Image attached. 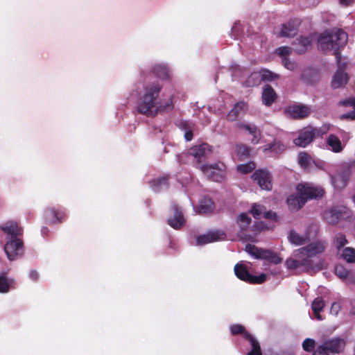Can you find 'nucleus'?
Here are the masks:
<instances>
[{
	"mask_svg": "<svg viewBox=\"0 0 355 355\" xmlns=\"http://www.w3.org/2000/svg\"><path fill=\"white\" fill-rule=\"evenodd\" d=\"M327 248L324 242L317 241L294 250L285 261L287 269L297 272L315 273L323 268V262H314L312 257L322 253Z\"/></svg>",
	"mask_w": 355,
	"mask_h": 355,
	"instance_id": "obj_1",
	"label": "nucleus"
},
{
	"mask_svg": "<svg viewBox=\"0 0 355 355\" xmlns=\"http://www.w3.org/2000/svg\"><path fill=\"white\" fill-rule=\"evenodd\" d=\"M3 232L1 238H4L6 243L4 251L10 261H13L22 255L23 243L19 236L21 234V228L15 221H8L0 226Z\"/></svg>",
	"mask_w": 355,
	"mask_h": 355,
	"instance_id": "obj_2",
	"label": "nucleus"
},
{
	"mask_svg": "<svg viewBox=\"0 0 355 355\" xmlns=\"http://www.w3.org/2000/svg\"><path fill=\"white\" fill-rule=\"evenodd\" d=\"M347 42V35L342 30L338 29L331 32L325 31L322 33L318 40V46L322 51H334L338 63V69L343 70L347 62L342 61L338 51L343 47Z\"/></svg>",
	"mask_w": 355,
	"mask_h": 355,
	"instance_id": "obj_3",
	"label": "nucleus"
},
{
	"mask_svg": "<svg viewBox=\"0 0 355 355\" xmlns=\"http://www.w3.org/2000/svg\"><path fill=\"white\" fill-rule=\"evenodd\" d=\"M162 88L157 81L148 83L144 87V94L139 98L137 109L138 112L147 116L157 114V98Z\"/></svg>",
	"mask_w": 355,
	"mask_h": 355,
	"instance_id": "obj_4",
	"label": "nucleus"
},
{
	"mask_svg": "<svg viewBox=\"0 0 355 355\" xmlns=\"http://www.w3.org/2000/svg\"><path fill=\"white\" fill-rule=\"evenodd\" d=\"M297 193L306 203L308 200L321 198L324 193V189L310 182H301L296 187Z\"/></svg>",
	"mask_w": 355,
	"mask_h": 355,
	"instance_id": "obj_5",
	"label": "nucleus"
},
{
	"mask_svg": "<svg viewBox=\"0 0 355 355\" xmlns=\"http://www.w3.org/2000/svg\"><path fill=\"white\" fill-rule=\"evenodd\" d=\"M245 250L255 259H264L275 264L280 263L282 261V258H280L277 253L270 250L258 248L251 244H247Z\"/></svg>",
	"mask_w": 355,
	"mask_h": 355,
	"instance_id": "obj_6",
	"label": "nucleus"
},
{
	"mask_svg": "<svg viewBox=\"0 0 355 355\" xmlns=\"http://www.w3.org/2000/svg\"><path fill=\"white\" fill-rule=\"evenodd\" d=\"M345 347V342L343 339H332L323 345H319L313 351V355H328L329 353H340L344 350Z\"/></svg>",
	"mask_w": 355,
	"mask_h": 355,
	"instance_id": "obj_7",
	"label": "nucleus"
},
{
	"mask_svg": "<svg viewBox=\"0 0 355 355\" xmlns=\"http://www.w3.org/2000/svg\"><path fill=\"white\" fill-rule=\"evenodd\" d=\"M349 216V210L343 205L334 206L324 214V220L329 224H337Z\"/></svg>",
	"mask_w": 355,
	"mask_h": 355,
	"instance_id": "obj_8",
	"label": "nucleus"
},
{
	"mask_svg": "<svg viewBox=\"0 0 355 355\" xmlns=\"http://www.w3.org/2000/svg\"><path fill=\"white\" fill-rule=\"evenodd\" d=\"M200 170L207 178L214 182H221L225 175V166L223 163L202 165Z\"/></svg>",
	"mask_w": 355,
	"mask_h": 355,
	"instance_id": "obj_9",
	"label": "nucleus"
},
{
	"mask_svg": "<svg viewBox=\"0 0 355 355\" xmlns=\"http://www.w3.org/2000/svg\"><path fill=\"white\" fill-rule=\"evenodd\" d=\"M316 128L308 126L300 130L298 137L293 141L294 144L300 147H306L311 143L316 137Z\"/></svg>",
	"mask_w": 355,
	"mask_h": 355,
	"instance_id": "obj_10",
	"label": "nucleus"
},
{
	"mask_svg": "<svg viewBox=\"0 0 355 355\" xmlns=\"http://www.w3.org/2000/svg\"><path fill=\"white\" fill-rule=\"evenodd\" d=\"M252 178L262 189L267 191L272 189V177L268 171L257 170L253 173Z\"/></svg>",
	"mask_w": 355,
	"mask_h": 355,
	"instance_id": "obj_11",
	"label": "nucleus"
},
{
	"mask_svg": "<svg viewBox=\"0 0 355 355\" xmlns=\"http://www.w3.org/2000/svg\"><path fill=\"white\" fill-rule=\"evenodd\" d=\"M251 214L255 218H261L272 219L276 220L277 219V214L271 211H267L266 208L261 205L254 203L251 208Z\"/></svg>",
	"mask_w": 355,
	"mask_h": 355,
	"instance_id": "obj_12",
	"label": "nucleus"
},
{
	"mask_svg": "<svg viewBox=\"0 0 355 355\" xmlns=\"http://www.w3.org/2000/svg\"><path fill=\"white\" fill-rule=\"evenodd\" d=\"M310 111V107L304 105H293L286 110L287 114L293 119L305 118L309 116Z\"/></svg>",
	"mask_w": 355,
	"mask_h": 355,
	"instance_id": "obj_13",
	"label": "nucleus"
},
{
	"mask_svg": "<svg viewBox=\"0 0 355 355\" xmlns=\"http://www.w3.org/2000/svg\"><path fill=\"white\" fill-rule=\"evenodd\" d=\"M172 209L173 211V216L168 218V223L174 229H180L185 223L184 218L182 211L178 209L177 205H173L172 207Z\"/></svg>",
	"mask_w": 355,
	"mask_h": 355,
	"instance_id": "obj_14",
	"label": "nucleus"
},
{
	"mask_svg": "<svg viewBox=\"0 0 355 355\" xmlns=\"http://www.w3.org/2000/svg\"><path fill=\"white\" fill-rule=\"evenodd\" d=\"M331 184L338 189L345 188L348 182L349 174L347 171H343L338 172L335 175L331 176Z\"/></svg>",
	"mask_w": 355,
	"mask_h": 355,
	"instance_id": "obj_15",
	"label": "nucleus"
},
{
	"mask_svg": "<svg viewBox=\"0 0 355 355\" xmlns=\"http://www.w3.org/2000/svg\"><path fill=\"white\" fill-rule=\"evenodd\" d=\"M223 234L216 232H208L207 234L199 236L196 238L197 245H203L207 243L217 241L223 238Z\"/></svg>",
	"mask_w": 355,
	"mask_h": 355,
	"instance_id": "obj_16",
	"label": "nucleus"
},
{
	"mask_svg": "<svg viewBox=\"0 0 355 355\" xmlns=\"http://www.w3.org/2000/svg\"><path fill=\"white\" fill-rule=\"evenodd\" d=\"M349 77L343 70H337L332 77L331 87L337 89L344 87L348 82Z\"/></svg>",
	"mask_w": 355,
	"mask_h": 355,
	"instance_id": "obj_17",
	"label": "nucleus"
},
{
	"mask_svg": "<svg viewBox=\"0 0 355 355\" xmlns=\"http://www.w3.org/2000/svg\"><path fill=\"white\" fill-rule=\"evenodd\" d=\"M210 151L209 146L207 144H202L191 148L189 154L193 156L199 162L202 158L207 156Z\"/></svg>",
	"mask_w": 355,
	"mask_h": 355,
	"instance_id": "obj_18",
	"label": "nucleus"
},
{
	"mask_svg": "<svg viewBox=\"0 0 355 355\" xmlns=\"http://www.w3.org/2000/svg\"><path fill=\"white\" fill-rule=\"evenodd\" d=\"M288 241L296 246L303 245L308 243L309 239L306 235H301L295 230H291L288 235Z\"/></svg>",
	"mask_w": 355,
	"mask_h": 355,
	"instance_id": "obj_19",
	"label": "nucleus"
},
{
	"mask_svg": "<svg viewBox=\"0 0 355 355\" xmlns=\"http://www.w3.org/2000/svg\"><path fill=\"white\" fill-rule=\"evenodd\" d=\"M247 108V105L245 103L241 101L237 103L234 107L231 110V111L228 113L227 117L230 121H235L240 116L244 114L245 110Z\"/></svg>",
	"mask_w": 355,
	"mask_h": 355,
	"instance_id": "obj_20",
	"label": "nucleus"
},
{
	"mask_svg": "<svg viewBox=\"0 0 355 355\" xmlns=\"http://www.w3.org/2000/svg\"><path fill=\"white\" fill-rule=\"evenodd\" d=\"M298 23L297 21H288L282 26V28L279 33L282 37H293L297 30Z\"/></svg>",
	"mask_w": 355,
	"mask_h": 355,
	"instance_id": "obj_21",
	"label": "nucleus"
},
{
	"mask_svg": "<svg viewBox=\"0 0 355 355\" xmlns=\"http://www.w3.org/2000/svg\"><path fill=\"white\" fill-rule=\"evenodd\" d=\"M287 203L289 209L293 211H297L302 208L305 202L304 200L301 198V196L297 193L296 195H291L287 198Z\"/></svg>",
	"mask_w": 355,
	"mask_h": 355,
	"instance_id": "obj_22",
	"label": "nucleus"
},
{
	"mask_svg": "<svg viewBox=\"0 0 355 355\" xmlns=\"http://www.w3.org/2000/svg\"><path fill=\"white\" fill-rule=\"evenodd\" d=\"M327 144L331 150L334 153H340L343 146L340 139L334 135H330L327 139Z\"/></svg>",
	"mask_w": 355,
	"mask_h": 355,
	"instance_id": "obj_23",
	"label": "nucleus"
},
{
	"mask_svg": "<svg viewBox=\"0 0 355 355\" xmlns=\"http://www.w3.org/2000/svg\"><path fill=\"white\" fill-rule=\"evenodd\" d=\"M214 210V202L210 198H204L199 203L198 212L200 214L211 213Z\"/></svg>",
	"mask_w": 355,
	"mask_h": 355,
	"instance_id": "obj_24",
	"label": "nucleus"
},
{
	"mask_svg": "<svg viewBox=\"0 0 355 355\" xmlns=\"http://www.w3.org/2000/svg\"><path fill=\"white\" fill-rule=\"evenodd\" d=\"M234 273L238 278L247 282H250L252 278V275L248 272L246 268L241 263H237L234 266Z\"/></svg>",
	"mask_w": 355,
	"mask_h": 355,
	"instance_id": "obj_25",
	"label": "nucleus"
},
{
	"mask_svg": "<svg viewBox=\"0 0 355 355\" xmlns=\"http://www.w3.org/2000/svg\"><path fill=\"white\" fill-rule=\"evenodd\" d=\"M243 334L245 338L249 340L252 347L248 355H262L259 342L250 334L246 332H244Z\"/></svg>",
	"mask_w": 355,
	"mask_h": 355,
	"instance_id": "obj_26",
	"label": "nucleus"
},
{
	"mask_svg": "<svg viewBox=\"0 0 355 355\" xmlns=\"http://www.w3.org/2000/svg\"><path fill=\"white\" fill-rule=\"evenodd\" d=\"M276 94L274 89L269 85L264 87L262 94L263 103L266 105H270L275 101Z\"/></svg>",
	"mask_w": 355,
	"mask_h": 355,
	"instance_id": "obj_27",
	"label": "nucleus"
},
{
	"mask_svg": "<svg viewBox=\"0 0 355 355\" xmlns=\"http://www.w3.org/2000/svg\"><path fill=\"white\" fill-rule=\"evenodd\" d=\"M324 302L321 297L315 298L312 304L311 309L314 313V315L318 320H322V315L320 314V311L323 310Z\"/></svg>",
	"mask_w": 355,
	"mask_h": 355,
	"instance_id": "obj_28",
	"label": "nucleus"
},
{
	"mask_svg": "<svg viewBox=\"0 0 355 355\" xmlns=\"http://www.w3.org/2000/svg\"><path fill=\"white\" fill-rule=\"evenodd\" d=\"M45 217L50 223L60 222L64 218V213L58 211L54 208H50L45 211Z\"/></svg>",
	"mask_w": 355,
	"mask_h": 355,
	"instance_id": "obj_29",
	"label": "nucleus"
},
{
	"mask_svg": "<svg viewBox=\"0 0 355 355\" xmlns=\"http://www.w3.org/2000/svg\"><path fill=\"white\" fill-rule=\"evenodd\" d=\"M335 273L340 279H346L348 282H355V276L352 277L350 272L341 265H338L335 267Z\"/></svg>",
	"mask_w": 355,
	"mask_h": 355,
	"instance_id": "obj_30",
	"label": "nucleus"
},
{
	"mask_svg": "<svg viewBox=\"0 0 355 355\" xmlns=\"http://www.w3.org/2000/svg\"><path fill=\"white\" fill-rule=\"evenodd\" d=\"M173 108V96H170L166 99H163L158 101L157 113L158 112H167Z\"/></svg>",
	"mask_w": 355,
	"mask_h": 355,
	"instance_id": "obj_31",
	"label": "nucleus"
},
{
	"mask_svg": "<svg viewBox=\"0 0 355 355\" xmlns=\"http://www.w3.org/2000/svg\"><path fill=\"white\" fill-rule=\"evenodd\" d=\"M286 149V146L279 141L275 140L272 144L267 145L263 148V151L266 153L268 150L277 154L282 153Z\"/></svg>",
	"mask_w": 355,
	"mask_h": 355,
	"instance_id": "obj_32",
	"label": "nucleus"
},
{
	"mask_svg": "<svg viewBox=\"0 0 355 355\" xmlns=\"http://www.w3.org/2000/svg\"><path fill=\"white\" fill-rule=\"evenodd\" d=\"M302 78L305 83L313 84L318 80V74L314 70L308 69L304 71Z\"/></svg>",
	"mask_w": 355,
	"mask_h": 355,
	"instance_id": "obj_33",
	"label": "nucleus"
},
{
	"mask_svg": "<svg viewBox=\"0 0 355 355\" xmlns=\"http://www.w3.org/2000/svg\"><path fill=\"white\" fill-rule=\"evenodd\" d=\"M151 187L155 192H159L165 190L168 187L167 179L166 178H162L159 179L154 180L151 182Z\"/></svg>",
	"mask_w": 355,
	"mask_h": 355,
	"instance_id": "obj_34",
	"label": "nucleus"
},
{
	"mask_svg": "<svg viewBox=\"0 0 355 355\" xmlns=\"http://www.w3.org/2000/svg\"><path fill=\"white\" fill-rule=\"evenodd\" d=\"M251 223L250 217L245 213H241L238 216L237 224L241 230H247Z\"/></svg>",
	"mask_w": 355,
	"mask_h": 355,
	"instance_id": "obj_35",
	"label": "nucleus"
},
{
	"mask_svg": "<svg viewBox=\"0 0 355 355\" xmlns=\"http://www.w3.org/2000/svg\"><path fill=\"white\" fill-rule=\"evenodd\" d=\"M297 41L298 43L295 44V51L300 53L304 52L311 45V40L308 37H301Z\"/></svg>",
	"mask_w": 355,
	"mask_h": 355,
	"instance_id": "obj_36",
	"label": "nucleus"
},
{
	"mask_svg": "<svg viewBox=\"0 0 355 355\" xmlns=\"http://www.w3.org/2000/svg\"><path fill=\"white\" fill-rule=\"evenodd\" d=\"M339 254L347 262H355V249L345 248Z\"/></svg>",
	"mask_w": 355,
	"mask_h": 355,
	"instance_id": "obj_37",
	"label": "nucleus"
},
{
	"mask_svg": "<svg viewBox=\"0 0 355 355\" xmlns=\"http://www.w3.org/2000/svg\"><path fill=\"white\" fill-rule=\"evenodd\" d=\"M153 71L156 76L162 79H166L169 77L168 69L165 65H155L153 68Z\"/></svg>",
	"mask_w": 355,
	"mask_h": 355,
	"instance_id": "obj_38",
	"label": "nucleus"
},
{
	"mask_svg": "<svg viewBox=\"0 0 355 355\" xmlns=\"http://www.w3.org/2000/svg\"><path fill=\"white\" fill-rule=\"evenodd\" d=\"M261 80L263 81H272L279 78V75L276 74L268 69H261L259 71Z\"/></svg>",
	"mask_w": 355,
	"mask_h": 355,
	"instance_id": "obj_39",
	"label": "nucleus"
},
{
	"mask_svg": "<svg viewBox=\"0 0 355 355\" xmlns=\"http://www.w3.org/2000/svg\"><path fill=\"white\" fill-rule=\"evenodd\" d=\"M261 82L260 73L259 72H253L245 80V85L248 87H253L257 85Z\"/></svg>",
	"mask_w": 355,
	"mask_h": 355,
	"instance_id": "obj_40",
	"label": "nucleus"
},
{
	"mask_svg": "<svg viewBox=\"0 0 355 355\" xmlns=\"http://www.w3.org/2000/svg\"><path fill=\"white\" fill-rule=\"evenodd\" d=\"M347 241L345 236L342 234H337L335 236L334 244L338 250V253L343 249V248L347 244Z\"/></svg>",
	"mask_w": 355,
	"mask_h": 355,
	"instance_id": "obj_41",
	"label": "nucleus"
},
{
	"mask_svg": "<svg viewBox=\"0 0 355 355\" xmlns=\"http://www.w3.org/2000/svg\"><path fill=\"white\" fill-rule=\"evenodd\" d=\"M297 160L301 166L306 168L311 163V157L308 153L304 152L299 154Z\"/></svg>",
	"mask_w": 355,
	"mask_h": 355,
	"instance_id": "obj_42",
	"label": "nucleus"
},
{
	"mask_svg": "<svg viewBox=\"0 0 355 355\" xmlns=\"http://www.w3.org/2000/svg\"><path fill=\"white\" fill-rule=\"evenodd\" d=\"M342 105H351L354 107V110L350 112L349 113L347 114H343L342 116L343 118H349L351 119H355V98H350L346 101H344L341 102Z\"/></svg>",
	"mask_w": 355,
	"mask_h": 355,
	"instance_id": "obj_43",
	"label": "nucleus"
},
{
	"mask_svg": "<svg viewBox=\"0 0 355 355\" xmlns=\"http://www.w3.org/2000/svg\"><path fill=\"white\" fill-rule=\"evenodd\" d=\"M255 168V164L253 162H248L244 164L237 166V170L241 173H248Z\"/></svg>",
	"mask_w": 355,
	"mask_h": 355,
	"instance_id": "obj_44",
	"label": "nucleus"
},
{
	"mask_svg": "<svg viewBox=\"0 0 355 355\" xmlns=\"http://www.w3.org/2000/svg\"><path fill=\"white\" fill-rule=\"evenodd\" d=\"M315 347V341L312 338H306L302 343V348L306 352H313Z\"/></svg>",
	"mask_w": 355,
	"mask_h": 355,
	"instance_id": "obj_45",
	"label": "nucleus"
},
{
	"mask_svg": "<svg viewBox=\"0 0 355 355\" xmlns=\"http://www.w3.org/2000/svg\"><path fill=\"white\" fill-rule=\"evenodd\" d=\"M10 282L4 275H0V293H6L9 290Z\"/></svg>",
	"mask_w": 355,
	"mask_h": 355,
	"instance_id": "obj_46",
	"label": "nucleus"
},
{
	"mask_svg": "<svg viewBox=\"0 0 355 355\" xmlns=\"http://www.w3.org/2000/svg\"><path fill=\"white\" fill-rule=\"evenodd\" d=\"M266 280V275L264 273L261 274L259 276L252 275L250 283L254 284H261Z\"/></svg>",
	"mask_w": 355,
	"mask_h": 355,
	"instance_id": "obj_47",
	"label": "nucleus"
},
{
	"mask_svg": "<svg viewBox=\"0 0 355 355\" xmlns=\"http://www.w3.org/2000/svg\"><path fill=\"white\" fill-rule=\"evenodd\" d=\"M250 149L245 146H237V153L240 157H248L250 155Z\"/></svg>",
	"mask_w": 355,
	"mask_h": 355,
	"instance_id": "obj_48",
	"label": "nucleus"
},
{
	"mask_svg": "<svg viewBox=\"0 0 355 355\" xmlns=\"http://www.w3.org/2000/svg\"><path fill=\"white\" fill-rule=\"evenodd\" d=\"M239 128H243L245 130L248 131L250 134L254 133L255 130L257 128L255 125L252 124H244V123H239L238 124Z\"/></svg>",
	"mask_w": 355,
	"mask_h": 355,
	"instance_id": "obj_49",
	"label": "nucleus"
},
{
	"mask_svg": "<svg viewBox=\"0 0 355 355\" xmlns=\"http://www.w3.org/2000/svg\"><path fill=\"white\" fill-rule=\"evenodd\" d=\"M282 63L286 69L291 70V71L294 70L297 66L295 62L291 61L287 58H282Z\"/></svg>",
	"mask_w": 355,
	"mask_h": 355,
	"instance_id": "obj_50",
	"label": "nucleus"
},
{
	"mask_svg": "<svg viewBox=\"0 0 355 355\" xmlns=\"http://www.w3.org/2000/svg\"><path fill=\"white\" fill-rule=\"evenodd\" d=\"M291 51L290 47L282 46L277 49V53L283 58H286V55H289Z\"/></svg>",
	"mask_w": 355,
	"mask_h": 355,
	"instance_id": "obj_51",
	"label": "nucleus"
},
{
	"mask_svg": "<svg viewBox=\"0 0 355 355\" xmlns=\"http://www.w3.org/2000/svg\"><path fill=\"white\" fill-rule=\"evenodd\" d=\"M232 334H238L243 332V327L240 324H234L230 327Z\"/></svg>",
	"mask_w": 355,
	"mask_h": 355,
	"instance_id": "obj_52",
	"label": "nucleus"
},
{
	"mask_svg": "<svg viewBox=\"0 0 355 355\" xmlns=\"http://www.w3.org/2000/svg\"><path fill=\"white\" fill-rule=\"evenodd\" d=\"M251 135L253 137L251 140V142L254 144H258L259 142L260 137H261V133H260L259 130H258V129L257 128L255 130V132L252 133Z\"/></svg>",
	"mask_w": 355,
	"mask_h": 355,
	"instance_id": "obj_53",
	"label": "nucleus"
},
{
	"mask_svg": "<svg viewBox=\"0 0 355 355\" xmlns=\"http://www.w3.org/2000/svg\"><path fill=\"white\" fill-rule=\"evenodd\" d=\"M340 311V306L338 303L334 302L332 304L330 312L334 315H337Z\"/></svg>",
	"mask_w": 355,
	"mask_h": 355,
	"instance_id": "obj_54",
	"label": "nucleus"
},
{
	"mask_svg": "<svg viewBox=\"0 0 355 355\" xmlns=\"http://www.w3.org/2000/svg\"><path fill=\"white\" fill-rule=\"evenodd\" d=\"M328 130H329V126H327L326 125L322 126L320 128H316V130H317L316 136L322 135L327 133Z\"/></svg>",
	"mask_w": 355,
	"mask_h": 355,
	"instance_id": "obj_55",
	"label": "nucleus"
},
{
	"mask_svg": "<svg viewBox=\"0 0 355 355\" xmlns=\"http://www.w3.org/2000/svg\"><path fill=\"white\" fill-rule=\"evenodd\" d=\"M28 276L32 280L37 281L39 278V273L37 271L32 270L30 271Z\"/></svg>",
	"mask_w": 355,
	"mask_h": 355,
	"instance_id": "obj_56",
	"label": "nucleus"
},
{
	"mask_svg": "<svg viewBox=\"0 0 355 355\" xmlns=\"http://www.w3.org/2000/svg\"><path fill=\"white\" fill-rule=\"evenodd\" d=\"M184 138L187 141H191L193 138L192 131L188 130L184 133Z\"/></svg>",
	"mask_w": 355,
	"mask_h": 355,
	"instance_id": "obj_57",
	"label": "nucleus"
},
{
	"mask_svg": "<svg viewBox=\"0 0 355 355\" xmlns=\"http://www.w3.org/2000/svg\"><path fill=\"white\" fill-rule=\"evenodd\" d=\"M343 5L347 6L355 1V0H340Z\"/></svg>",
	"mask_w": 355,
	"mask_h": 355,
	"instance_id": "obj_58",
	"label": "nucleus"
},
{
	"mask_svg": "<svg viewBox=\"0 0 355 355\" xmlns=\"http://www.w3.org/2000/svg\"><path fill=\"white\" fill-rule=\"evenodd\" d=\"M353 201H354V202L355 203V195H354V197H353Z\"/></svg>",
	"mask_w": 355,
	"mask_h": 355,
	"instance_id": "obj_59",
	"label": "nucleus"
},
{
	"mask_svg": "<svg viewBox=\"0 0 355 355\" xmlns=\"http://www.w3.org/2000/svg\"><path fill=\"white\" fill-rule=\"evenodd\" d=\"M46 230V228H43L42 229V233L44 234V230Z\"/></svg>",
	"mask_w": 355,
	"mask_h": 355,
	"instance_id": "obj_60",
	"label": "nucleus"
}]
</instances>
